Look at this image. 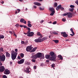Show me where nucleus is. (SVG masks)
Returning <instances> with one entry per match:
<instances>
[{
  "mask_svg": "<svg viewBox=\"0 0 78 78\" xmlns=\"http://www.w3.org/2000/svg\"><path fill=\"white\" fill-rule=\"evenodd\" d=\"M39 9L40 10H44V8H42L41 7H39Z\"/></svg>",
  "mask_w": 78,
  "mask_h": 78,
  "instance_id": "nucleus-45",
  "label": "nucleus"
},
{
  "mask_svg": "<svg viewBox=\"0 0 78 78\" xmlns=\"http://www.w3.org/2000/svg\"><path fill=\"white\" fill-rule=\"evenodd\" d=\"M62 20L63 22H66V20L65 18H62Z\"/></svg>",
  "mask_w": 78,
  "mask_h": 78,
  "instance_id": "nucleus-42",
  "label": "nucleus"
},
{
  "mask_svg": "<svg viewBox=\"0 0 78 78\" xmlns=\"http://www.w3.org/2000/svg\"><path fill=\"white\" fill-rule=\"evenodd\" d=\"M28 24H30V23H31V22L30 21H28Z\"/></svg>",
  "mask_w": 78,
  "mask_h": 78,
  "instance_id": "nucleus-57",
  "label": "nucleus"
},
{
  "mask_svg": "<svg viewBox=\"0 0 78 78\" xmlns=\"http://www.w3.org/2000/svg\"><path fill=\"white\" fill-rule=\"evenodd\" d=\"M21 43V44H23L24 43V41H22Z\"/></svg>",
  "mask_w": 78,
  "mask_h": 78,
  "instance_id": "nucleus-59",
  "label": "nucleus"
},
{
  "mask_svg": "<svg viewBox=\"0 0 78 78\" xmlns=\"http://www.w3.org/2000/svg\"><path fill=\"white\" fill-rule=\"evenodd\" d=\"M20 27H21V28H22L23 27V25H20Z\"/></svg>",
  "mask_w": 78,
  "mask_h": 78,
  "instance_id": "nucleus-58",
  "label": "nucleus"
},
{
  "mask_svg": "<svg viewBox=\"0 0 78 78\" xmlns=\"http://www.w3.org/2000/svg\"><path fill=\"white\" fill-rule=\"evenodd\" d=\"M36 68L37 66H34V69H36Z\"/></svg>",
  "mask_w": 78,
  "mask_h": 78,
  "instance_id": "nucleus-49",
  "label": "nucleus"
},
{
  "mask_svg": "<svg viewBox=\"0 0 78 78\" xmlns=\"http://www.w3.org/2000/svg\"><path fill=\"white\" fill-rule=\"evenodd\" d=\"M52 33H53V34H58V33H56L55 31H53L52 32Z\"/></svg>",
  "mask_w": 78,
  "mask_h": 78,
  "instance_id": "nucleus-34",
  "label": "nucleus"
},
{
  "mask_svg": "<svg viewBox=\"0 0 78 78\" xmlns=\"http://www.w3.org/2000/svg\"><path fill=\"white\" fill-rule=\"evenodd\" d=\"M70 31H71L73 34V35H75V33H74L73 30V29L71 28L70 29Z\"/></svg>",
  "mask_w": 78,
  "mask_h": 78,
  "instance_id": "nucleus-24",
  "label": "nucleus"
},
{
  "mask_svg": "<svg viewBox=\"0 0 78 78\" xmlns=\"http://www.w3.org/2000/svg\"><path fill=\"white\" fill-rule=\"evenodd\" d=\"M47 39V37H44L42 38V41H45Z\"/></svg>",
  "mask_w": 78,
  "mask_h": 78,
  "instance_id": "nucleus-25",
  "label": "nucleus"
},
{
  "mask_svg": "<svg viewBox=\"0 0 78 78\" xmlns=\"http://www.w3.org/2000/svg\"><path fill=\"white\" fill-rule=\"evenodd\" d=\"M4 74H5V75H9V74L10 73V71H9V70L6 69H5L4 71Z\"/></svg>",
  "mask_w": 78,
  "mask_h": 78,
  "instance_id": "nucleus-8",
  "label": "nucleus"
},
{
  "mask_svg": "<svg viewBox=\"0 0 78 78\" xmlns=\"http://www.w3.org/2000/svg\"><path fill=\"white\" fill-rule=\"evenodd\" d=\"M17 55V53L15 52L14 51H11V58L12 60H14L16 58Z\"/></svg>",
  "mask_w": 78,
  "mask_h": 78,
  "instance_id": "nucleus-1",
  "label": "nucleus"
},
{
  "mask_svg": "<svg viewBox=\"0 0 78 78\" xmlns=\"http://www.w3.org/2000/svg\"><path fill=\"white\" fill-rule=\"evenodd\" d=\"M76 3L78 5V1H76Z\"/></svg>",
  "mask_w": 78,
  "mask_h": 78,
  "instance_id": "nucleus-53",
  "label": "nucleus"
},
{
  "mask_svg": "<svg viewBox=\"0 0 78 78\" xmlns=\"http://www.w3.org/2000/svg\"><path fill=\"white\" fill-rule=\"evenodd\" d=\"M27 29L29 30L28 31H30V32L31 31V29H30V28L29 27H27Z\"/></svg>",
  "mask_w": 78,
  "mask_h": 78,
  "instance_id": "nucleus-38",
  "label": "nucleus"
},
{
  "mask_svg": "<svg viewBox=\"0 0 78 78\" xmlns=\"http://www.w3.org/2000/svg\"><path fill=\"white\" fill-rule=\"evenodd\" d=\"M5 55H0V60L1 61H5Z\"/></svg>",
  "mask_w": 78,
  "mask_h": 78,
  "instance_id": "nucleus-2",
  "label": "nucleus"
},
{
  "mask_svg": "<svg viewBox=\"0 0 78 78\" xmlns=\"http://www.w3.org/2000/svg\"><path fill=\"white\" fill-rule=\"evenodd\" d=\"M69 10L70 11H71V12H73V10H74V9L73 8H70L69 9Z\"/></svg>",
  "mask_w": 78,
  "mask_h": 78,
  "instance_id": "nucleus-29",
  "label": "nucleus"
},
{
  "mask_svg": "<svg viewBox=\"0 0 78 78\" xmlns=\"http://www.w3.org/2000/svg\"><path fill=\"white\" fill-rule=\"evenodd\" d=\"M68 12L65 13L63 14V16H67V15H68Z\"/></svg>",
  "mask_w": 78,
  "mask_h": 78,
  "instance_id": "nucleus-36",
  "label": "nucleus"
},
{
  "mask_svg": "<svg viewBox=\"0 0 78 78\" xmlns=\"http://www.w3.org/2000/svg\"><path fill=\"white\" fill-rule=\"evenodd\" d=\"M32 45H30V46H27L26 48V51H30V50H32V48H33L32 46Z\"/></svg>",
  "mask_w": 78,
  "mask_h": 78,
  "instance_id": "nucleus-4",
  "label": "nucleus"
},
{
  "mask_svg": "<svg viewBox=\"0 0 78 78\" xmlns=\"http://www.w3.org/2000/svg\"><path fill=\"white\" fill-rule=\"evenodd\" d=\"M34 8H37V7L36 6V5H34Z\"/></svg>",
  "mask_w": 78,
  "mask_h": 78,
  "instance_id": "nucleus-61",
  "label": "nucleus"
},
{
  "mask_svg": "<svg viewBox=\"0 0 78 78\" xmlns=\"http://www.w3.org/2000/svg\"><path fill=\"white\" fill-rule=\"evenodd\" d=\"M62 7V6L61 5H58L56 8V10L57 11H58V10L59 9H61Z\"/></svg>",
  "mask_w": 78,
  "mask_h": 78,
  "instance_id": "nucleus-15",
  "label": "nucleus"
},
{
  "mask_svg": "<svg viewBox=\"0 0 78 78\" xmlns=\"http://www.w3.org/2000/svg\"><path fill=\"white\" fill-rule=\"evenodd\" d=\"M38 42H42V39L38 38Z\"/></svg>",
  "mask_w": 78,
  "mask_h": 78,
  "instance_id": "nucleus-28",
  "label": "nucleus"
},
{
  "mask_svg": "<svg viewBox=\"0 0 78 78\" xmlns=\"http://www.w3.org/2000/svg\"><path fill=\"white\" fill-rule=\"evenodd\" d=\"M50 55H46L45 57L46 59H49V58H50Z\"/></svg>",
  "mask_w": 78,
  "mask_h": 78,
  "instance_id": "nucleus-22",
  "label": "nucleus"
},
{
  "mask_svg": "<svg viewBox=\"0 0 78 78\" xmlns=\"http://www.w3.org/2000/svg\"><path fill=\"white\" fill-rule=\"evenodd\" d=\"M70 8H74V7H75V6L73 5H70Z\"/></svg>",
  "mask_w": 78,
  "mask_h": 78,
  "instance_id": "nucleus-44",
  "label": "nucleus"
},
{
  "mask_svg": "<svg viewBox=\"0 0 78 78\" xmlns=\"http://www.w3.org/2000/svg\"><path fill=\"white\" fill-rule=\"evenodd\" d=\"M58 57L60 59H61V60H62L63 59V58L61 55H60L58 56Z\"/></svg>",
  "mask_w": 78,
  "mask_h": 78,
  "instance_id": "nucleus-21",
  "label": "nucleus"
},
{
  "mask_svg": "<svg viewBox=\"0 0 78 78\" xmlns=\"http://www.w3.org/2000/svg\"><path fill=\"white\" fill-rule=\"evenodd\" d=\"M27 36H29L30 37H31L33 36V35H34V32H30L29 31H27Z\"/></svg>",
  "mask_w": 78,
  "mask_h": 78,
  "instance_id": "nucleus-3",
  "label": "nucleus"
},
{
  "mask_svg": "<svg viewBox=\"0 0 78 78\" xmlns=\"http://www.w3.org/2000/svg\"><path fill=\"white\" fill-rule=\"evenodd\" d=\"M2 66V63L1 62H0V66Z\"/></svg>",
  "mask_w": 78,
  "mask_h": 78,
  "instance_id": "nucleus-62",
  "label": "nucleus"
},
{
  "mask_svg": "<svg viewBox=\"0 0 78 78\" xmlns=\"http://www.w3.org/2000/svg\"><path fill=\"white\" fill-rule=\"evenodd\" d=\"M20 56L21 58H23L24 57V54L22 53H21Z\"/></svg>",
  "mask_w": 78,
  "mask_h": 78,
  "instance_id": "nucleus-30",
  "label": "nucleus"
},
{
  "mask_svg": "<svg viewBox=\"0 0 78 78\" xmlns=\"http://www.w3.org/2000/svg\"><path fill=\"white\" fill-rule=\"evenodd\" d=\"M27 65H30V64H31V63H30V62H27V63H26Z\"/></svg>",
  "mask_w": 78,
  "mask_h": 78,
  "instance_id": "nucleus-46",
  "label": "nucleus"
},
{
  "mask_svg": "<svg viewBox=\"0 0 78 78\" xmlns=\"http://www.w3.org/2000/svg\"><path fill=\"white\" fill-rule=\"evenodd\" d=\"M37 47H35L34 48L32 49L31 51L30 52V53H33V52H34V51H36V50L37 49Z\"/></svg>",
  "mask_w": 78,
  "mask_h": 78,
  "instance_id": "nucleus-13",
  "label": "nucleus"
},
{
  "mask_svg": "<svg viewBox=\"0 0 78 78\" xmlns=\"http://www.w3.org/2000/svg\"><path fill=\"white\" fill-rule=\"evenodd\" d=\"M5 37L3 35H0V39H3Z\"/></svg>",
  "mask_w": 78,
  "mask_h": 78,
  "instance_id": "nucleus-32",
  "label": "nucleus"
},
{
  "mask_svg": "<svg viewBox=\"0 0 78 78\" xmlns=\"http://www.w3.org/2000/svg\"><path fill=\"white\" fill-rule=\"evenodd\" d=\"M15 51H16V52H17V51H18V49H15Z\"/></svg>",
  "mask_w": 78,
  "mask_h": 78,
  "instance_id": "nucleus-52",
  "label": "nucleus"
},
{
  "mask_svg": "<svg viewBox=\"0 0 78 78\" xmlns=\"http://www.w3.org/2000/svg\"><path fill=\"white\" fill-rule=\"evenodd\" d=\"M24 59H21L20 61H18L17 62V63L19 64H23L24 62Z\"/></svg>",
  "mask_w": 78,
  "mask_h": 78,
  "instance_id": "nucleus-10",
  "label": "nucleus"
},
{
  "mask_svg": "<svg viewBox=\"0 0 78 78\" xmlns=\"http://www.w3.org/2000/svg\"><path fill=\"white\" fill-rule=\"evenodd\" d=\"M55 64H53L51 65V67L53 68L55 67Z\"/></svg>",
  "mask_w": 78,
  "mask_h": 78,
  "instance_id": "nucleus-37",
  "label": "nucleus"
},
{
  "mask_svg": "<svg viewBox=\"0 0 78 78\" xmlns=\"http://www.w3.org/2000/svg\"><path fill=\"white\" fill-rule=\"evenodd\" d=\"M3 78H7V76L6 75H4L3 76Z\"/></svg>",
  "mask_w": 78,
  "mask_h": 78,
  "instance_id": "nucleus-43",
  "label": "nucleus"
},
{
  "mask_svg": "<svg viewBox=\"0 0 78 78\" xmlns=\"http://www.w3.org/2000/svg\"><path fill=\"white\" fill-rule=\"evenodd\" d=\"M31 58L32 59H36V55H32V56H31Z\"/></svg>",
  "mask_w": 78,
  "mask_h": 78,
  "instance_id": "nucleus-23",
  "label": "nucleus"
},
{
  "mask_svg": "<svg viewBox=\"0 0 78 78\" xmlns=\"http://www.w3.org/2000/svg\"><path fill=\"white\" fill-rule=\"evenodd\" d=\"M17 11H18V12L19 13V12H20V9H17Z\"/></svg>",
  "mask_w": 78,
  "mask_h": 78,
  "instance_id": "nucleus-50",
  "label": "nucleus"
},
{
  "mask_svg": "<svg viewBox=\"0 0 78 78\" xmlns=\"http://www.w3.org/2000/svg\"><path fill=\"white\" fill-rule=\"evenodd\" d=\"M35 42H37V43L39 42V40L38 39V38L37 39H36L35 40H34Z\"/></svg>",
  "mask_w": 78,
  "mask_h": 78,
  "instance_id": "nucleus-33",
  "label": "nucleus"
},
{
  "mask_svg": "<svg viewBox=\"0 0 78 78\" xmlns=\"http://www.w3.org/2000/svg\"><path fill=\"white\" fill-rule=\"evenodd\" d=\"M68 18H72V14L71 12H69L68 14Z\"/></svg>",
  "mask_w": 78,
  "mask_h": 78,
  "instance_id": "nucleus-12",
  "label": "nucleus"
},
{
  "mask_svg": "<svg viewBox=\"0 0 78 78\" xmlns=\"http://www.w3.org/2000/svg\"><path fill=\"white\" fill-rule=\"evenodd\" d=\"M55 11H53L50 14V16H53V14H54V13H55Z\"/></svg>",
  "mask_w": 78,
  "mask_h": 78,
  "instance_id": "nucleus-27",
  "label": "nucleus"
},
{
  "mask_svg": "<svg viewBox=\"0 0 78 78\" xmlns=\"http://www.w3.org/2000/svg\"><path fill=\"white\" fill-rule=\"evenodd\" d=\"M37 36H40L41 37H42V34H41V33L39 32H38L37 33Z\"/></svg>",
  "mask_w": 78,
  "mask_h": 78,
  "instance_id": "nucleus-18",
  "label": "nucleus"
},
{
  "mask_svg": "<svg viewBox=\"0 0 78 78\" xmlns=\"http://www.w3.org/2000/svg\"><path fill=\"white\" fill-rule=\"evenodd\" d=\"M34 5H37V6H41V3H40L39 2H34Z\"/></svg>",
  "mask_w": 78,
  "mask_h": 78,
  "instance_id": "nucleus-16",
  "label": "nucleus"
},
{
  "mask_svg": "<svg viewBox=\"0 0 78 78\" xmlns=\"http://www.w3.org/2000/svg\"><path fill=\"white\" fill-rule=\"evenodd\" d=\"M29 69H30V68H26V69L24 71V72H25L26 73H30V71H29Z\"/></svg>",
  "mask_w": 78,
  "mask_h": 78,
  "instance_id": "nucleus-14",
  "label": "nucleus"
},
{
  "mask_svg": "<svg viewBox=\"0 0 78 78\" xmlns=\"http://www.w3.org/2000/svg\"><path fill=\"white\" fill-rule=\"evenodd\" d=\"M53 41H54L55 42L56 44H58L59 42V40H54Z\"/></svg>",
  "mask_w": 78,
  "mask_h": 78,
  "instance_id": "nucleus-26",
  "label": "nucleus"
},
{
  "mask_svg": "<svg viewBox=\"0 0 78 78\" xmlns=\"http://www.w3.org/2000/svg\"><path fill=\"white\" fill-rule=\"evenodd\" d=\"M5 70V66H0V72L2 73L4 72Z\"/></svg>",
  "mask_w": 78,
  "mask_h": 78,
  "instance_id": "nucleus-6",
  "label": "nucleus"
},
{
  "mask_svg": "<svg viewBox=\"0 0 78 78\" xmlns=\"http://www.w3.org/2000/svg\"><path fill=\"white\" fill-rule=\"evenodd\" d=\"M32 61L33 62H36V60L33 59L32 60Z\"/></svg>",
  "mask_w": 78,
  "mask_h": 78,
  "instance_id": "nucleus-47",
  "label": "nucleus"
},
{
  "mask_svg": "<svg viewBox=\"0 0 78 78\" xmlns=\"http://www.w3.org/2000/svg\"><path fill=\"white\" fill-rule=\"evenodd\" d=\"M9 33L10 34H12V33L11 31H9Z\"/></svg>",
  "mask_w": 78,
  "mask_h": 78,
  "instance_id": "nucleus-55",
  "label": "nucleus"
},
{
  "mask_svg": "<svg viewBox=\"0 0 78 78\" xmlns=\"http://www.w3.org/2000/svg\"><path fill=\"white\" fill-rule=\"evenodd\" d=\"M58 6V3L55 2L54 3V7H57Z\"/></svg>",
  "mask_w": 78,
  "mask_h": 78,
  "instance_id": "nucleus-31",
  "label": "nucleus"
},
{
  "mask_svg": "<svg viewBox=\"0 0 78 78\" xmlns=\"http://www.w3.org/2000/svg\"><path fill=\"white\" fill-rule=\"evenodd\" d=\"M23 27H24V28H27V26H26L25 25H23Z\"/></svg>",
  "mask_w": 78,
  "mask_h": 78,
  "instance_id": "nucleus-56",
  "label": "nucleus"
},
{
  "mask_svg": "<svg viewBox=\"0 0 78 78\" xmlns=\"http://www.w3.org/2000/svg\"><path fill=\"white\" fill-rule=\"evenodd\" d=\"M57 23L56 21H55L53 22V24L54 25H55V24H56Z\"/></svg>",
  "mask_w": 78,
  "mask_h": 78,
  "instance_id": "nucleus-48",
  "label": "nucleus"
},
{
  "mask_svg": "<svg viewBox=\"0 0 78 78\" xmlns=\"http://www.w3.org/2000/svg\"><path fill=\"white\" fill-rule=\"evenodd\" d=\"M60 9L61 10V11H62V10H64V8L62 7L60 8Z\"/></svg>",
  "mask_w": 78,
  "mask_h": 78,
  "instance_id": "nucleus-40",
  "label": "nucleus"
},
{
  "mask_svg": "<svg viewBox=\"0 0 78 78\" xmlns=\"http://www.w3.org/2000/svg\"><path fill=\"white\" fill-rule=\"evenodd\" d=\"M14 35L16 37H17V35L16 34H14Z\"/></svg>",
  "mask_w": 78,
  "mask_h": 78,
  "instance_id": "nucleus-63",
  "label": "nucleus"
},
{
  "mask_svg": "<svg viewBox=\"0 0 78 78\" xmlns=\"http://www.w3.org/2000/svg\"><path fill=\"white\" fill-rule=\"evenodd\" d=\"M15 27H18L19 26V24H16L15 25Z\"/></svg>",
  "mask_w": 78,
  "mask_h": 78,
  "instance_id": "nucleus-41",
  "label": "nucleus"
},
{
  "mask_svg": "<svg viewBox=\"0 0 78 78\" xmlns=\"http://www.w3.org/2000/svg\"><path fill=\"white\" fill-rule=\"evenodd\" d=\"M41 56L42 57V58H43V59L44 58V55H41Z\"/></svg>",
  "mask_w": 78,
  "mask_h": 78,
  "instance_id": "nucleus-54",
  "label": "nucleus"
},
{
  "mask_svg": "<svg viewBox=\"0 0 78 78\" xmlns=\"http://www.w3.org/2000/svg\"><path fill=\"white\" fill-rule=\"evenodd\" d=\"M27 26L28 27H32V25H31V24H28L27 25Z\"/></svg>",
  "mask_w": 78,
  "mask_h": 78,
  "instance_id": "nucleus-35",
  "label": "nucleus"
},
{
  "mask_svg": "<svg viewBox=\"0 0 78 78\" xmlns=\"http://www.w3.org/2000/svg\"><path fill=\"white\" fill-rule=\"evenodd\" d=\"M18 58L19 59H21V58H20V56H18Z\"/></svg>",
  "mask_w": 78,
  "mask_h": 78,
  "instance_id": "nucleus-51",
  "label": "nucleus"
},
{
  "mask_svg": "<svg viewBox=\"0 0 78 78\" xmlns=\"http://www.w3.org/2000/svg\"><path fill=\"white\" fill-rule=\"evenodd\" d=\"M5 53L6 55V56L9 57V58L11 56V55H10V54H9V53L8 52V51H6Z\"/></svg>",
  "mask_w": 78,
  "mask_h": 78,
  "instance_id": "nucleus-17",
  "label": "nucleus"
},
{
  "mask_svg": "<svg viewBox=\"0 0 78 78\" xmlns=\"http://www.w3.org/2000/svg\"><path fill=\"white\" fill-rule=\"evenodd\" d=\"M61 34L64 37H67L68 36V35L66 34V33L65 32H62Z\"/></svg>",
  "mask_w": 78,
  "mask_h": 78,
  "instance_id": "nucleus-9",
  "label": "nucleus"
},
{
  "mask_svg": "<svg viewBox=\"0 0 78 78\" xmlns=\"http://www.w3.org/2000/svg\"><path fill=\"white\" fill-rule=\"evenodd\" d=\"M20 22L21 23H24V24H26L27 23V21L23 19H20Z\"/></svg>",
  "mask_w": 78,
  "mask_h": 78,
  "instance_id": "nucleus-11",
  "label": "nucleus"
},
{
  "mask_svg": "<svg viewBox=\"0 0 78 78\" xmlns=\"http://www.w3.org/2000/svg\"><path fill=\"white\" fill-rule=\"evenodd\" d=\"M56 58V56L54 55L52 57L49 58L50 61H55V59Z\"/></svg>",
  "mask_w": 78,
  "mask_h": 78,
  "instance_id": "nucleus-7",
  "label": "nucleus"
},
{
  "mask_svg": "<svg viewBox=\"0 0 78 78\" xmlns=\"http://www.w3.org/2000/svg\"><path fill=\"white\" fill-rule=\"evenodd\" d=\"M47 62H49V60H46Z\"/></svg>",
  "mask_w": 78,
  "mask_h": 78,
  "instance_id": "nucleus-60",
  "label": "nucleus"
},
{
  "mask_svg": "<svg viewBox=\"0 0 78 78\" xmlns=\"http://www.w3.org/2000/svg\"><path fill=\"white\" fill-rule=\"evenodd\" d=\"M49 10L51 11V12H53V11H55L54 10V9L53 7L49 8Z\"/></svg>",
  "mask_w": 78,
  "mask_h": 78,
  "instance_id": "nucleus-19",
  "label": "nucleus"
},
{
  "mask_svg": "<svg viewBox=\"0 0 78 78\" xmlns=\"http://www.w3.org/2000/svg\"><path fill=\"white\" fill-rule=\"evenodd\" d=\"M1 3L2 4H3V3H4V1H2L1 2Z\"/></svg>",
  "mask_w": 78,
  "mask_h": 78,
  "instance_id": "nucleus-64",
  "label": "nucleus"
},
{
  "mask_svg": "<svg viewBox=\"0 0 78 78\" xmlns=\"http://www.w3.org/2000/svg\"><path fill=\"white\" fill-rule=\"evenodd\" d=\"M35 56L37 58H39L42 57V53L40 52L37 53V54L35 55Z\"/></svg>",
  "mask_w": 78,
  "mask_h": 78,
  "instance_id": "nucleus-5",
  "label": "nucleus"
},
{
  "mask_svg": "<svg viewBox=\"0 0 78 78\" xmlns=\"http://www.w3.org/2000/svg\"><path fill=\"white\" fill-rule=\"evenodd\" d=\"M55 55V53L53 52H50V55L51 56H55L54 55Z\"/></svg>",
  "mask_w": 78,
  "mask_h": 78,
  "instance_id": "nucleus-20",
  "label": "nucleus"
},
{
  "mask_svg": "<svg viewBox=\"0 0 78 78\" xmlns=\"http://www.w3.org/2000/svg\"><path fill=\"white\" fill-rule=\"evenodd\" d=\"M0 51H3V48H1L0 49Z\"/></svg>",
  "mask_w": 78,
  "mask_h": 78,
  "instance_id": "nucleus-39",
  "label": "nucleus"
}]
</instances>
